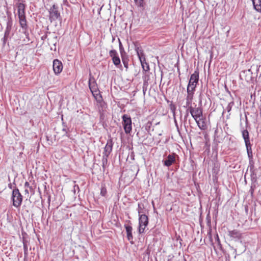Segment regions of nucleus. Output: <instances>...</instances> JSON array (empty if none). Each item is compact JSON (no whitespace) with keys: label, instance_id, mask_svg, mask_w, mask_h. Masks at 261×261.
Wrapping results in <instances>:
<instances>
[{"label":"nucleus","instance_id":"nucleus-1","mask_svg":"<svg viewBox=\"0 0 261 261\" xmlns=\"http://www.w3.org/2000/svg\"><path fill=\"white\" fill-rule=\"evenodd\" d=\"M189 112L195 120H197V119L202 117L203 116L202 109L200 107L193 108L190 106L186 110V116H188Z\"/></svg>","mask_w":261,"mask_h":261},{"label":"nucleus","instance_id":"nucleus-2","mask_svg":"<svg viewBox=\"0 0 261 261\" xmlns=\"http://www.w3.org/2000/svg\"><path fill=\"white\" fill-rule=\"evenodd\" d=\"M198 79L199 73L198 71H195L194 73L191 75L187 91H190L194 92L198 82Z\"/></svg>","mask_w":261,"mask_h":261},{"label":"nucleus","instance_id":"nucleus-3","mask_svg":"<svg viewBox=\"0 0 261 261\" xmlns=\"http://www.w3.org/2000/svg\"><path fill=\"white\" fill-rule=\"evenodd\" d=\"M13 25L12 19L11 17H8L7 21V26L4 33V37L2 39L3 46H5L9 40L10 38V32L12 29Z\"/></svg>","mask_w":261,"mask_h":261},{"label":"nucleus","instance_id":"nucleus-4","mask_svg":"<svg viewBox=\"0 0 261 261\" xmlns=\"http://www.w3.org/2000/svg\"><path fill=\"white\" fill-rule=\"evenodd\" d=\"M12 199L13 205L17 208L20 207L22 201V196L18 189L13 190Z\"/></svg>","mask_w":261,"mask_h":261},{"label":"nucleus","instance_id":"nucleus-5","mask_svg":"<svg viewBox=\"0 0 261 261\" xmlns=\"http://www.w3.org/2000/svg\"><path fill=\"white\" fill-rule=\"evenodd\" d=\"M122 125L126 134H129L132 129V122L131 118L127 114L122 116Z\"/></svg>","mask_w":261,"mask_h":261},{"label":"nucleus","instance_id":"nucleus-6","mask_svg":"<svg viewBox=\"0 0 261 261\" xmlns=\"http://www.w3.org/2000/svg\"><path fill=\"white\" fill-rule=\"evenodd\" d=\"M149 223L148 217L145 214L139 215V233L140 234L144 232L146 227Z\"/></svg>","mask_w":261,"mask_h":261},{"label":"nucleus","instance_id":"nucleus-7","mask_svg":"<svg viewBox=\"0 0 261 261\" xmlns=\"http://www.w3.org/2000/svg\"><path fill=\"white\" fill-rule=\"evenodd\" d=\"M19 23L20 27L22 28L23 30V33L25 35L26 38L29 40V33L28 32V22L26 19V16H21L19 17Z\"/></svg>","mask_w":261,"mask_h":261},{"label":"nucleus","instance_id":"nucleus-8","mask_svg":"<svg viewBox=\"0 0 261 261\" xmlns=\"http://www.w3.org/2000/svg\"><path fill=\"white\" fill-rule=\"evenodd\" d=\"M109 55L112 58V60L114 64L122 70V65L121 64L120 59L118 55L117 51L115 49H112L110 51Z\"/></svg>","mask_w":261,"mask_h":261},{"label":"nucleus","instance_id":"nucleus-9","mask_svg":"<svg viewBox=\"0 0 261 261\" xmlns=\"http://www.w3.org/2000/svg\"><path fill=\"white\" fill-rule=\"evenodd\" d=\"M58 7L54 5L49 11V19L51 21L56 20L60 17V14L58 11Z\"/></svg>","mask_w":261,"mask_h":261},{"label":"nucleus","instance_id":"nucleus-10","mask_svg":"<svg viewBox=\"0 0 261 261\" xmlns=\"http://www.w3.org/2000/svg\"><path fill=\"white\" fill-rule=\"evenodd\" d=\"M53 70L56 74L60 73L63 69V65L62 62L58 59H55L53 61Z\"/></svg>","mask_w":261,"mask_h":261},{"label":"nucleus","instance_id":"nucleus-11","mask_svg":"<svg viewBox=\"0 0 261 261\" xmlns=\"http://www.w3.org/2000/svg\"><path fill=\"white\" fill-rule=\"evenodd\" d=\"M88 85L91 93L99 90L98 89L97 85L95 79L91 75V74L89 75Z\"/></svg>","mask_w":261,"mask_h":261},{"label":"nucleus","instance_id":"nucleus-12","mask_svg":"<svg viewBox=\"0 0 261 261\" xmlns=\"http://www.w3.org/2000/svg\"><path fill=\"white\" fill-rule=\"evenodd\" d=\"M17 8V14L18 16H25V5L23 3H17L16 4Z\"/></svg>","mask_w":261,"mask_h":261},{"label":"nucleus","instance_id":"nucleus-13","mask_svg":"<svg viewBox=\"0 0 261 261\" xmlns=\"http://www.w3.org/2000/svg\"><path fill=\"white\" fill-rule=\"evenodd\" d=\"M194 92L190 91H187V95L186 96V105L184 106L185 108H189L191 106L193 98Z\"/></svg>","mask_w":261,"mask_h":261},{"label":"nucleus","instance_id":"nucleus-14","mask_svg":"<svg viewBox=\"0 0 261 261\" xmlns=\"http://www.w3.org/2000/svg\"><path fill=\"white\" fill-rule=\"evenodd\" d=\"M124 227L126 229L127 240L131 244H133V236L132 234L133 227L129 225H125Z\"/></svg>","mask_w":261,"mask_h":261},{"label":"nucleus","instance_id":"nucleus-15","mask_svg":"<svg viewBox=\"0 0 261 261\" xmlns=\"http://www.w3.org/2000/svg\"><path fill=\"white\" fill-rule=\"evenodd\" d=\"M240 76L242 79H243L244 77L245 81H246L247 82H249L252 80V73L250 69L245 70L242 72Z\"/></svg>","mask_w":261,"mask_h":261},{"label":"nucleus","instance_id":"nucleus-16","mask_svg":"<svg viewBox=\"0 0 261 261\" xmlns=\"http://www.w3.org/2000/svg\"><path fill=\"white\" fill-rule=\"evenodd\" d=\"M242 136L244 140L246 147H250L251 144L250 142L249 133L247 129H243L242 130Z\"/></svg>","mask_w":261,"mask_h":261},{"label":"nucleus","instance_id":"nucleus-17","mask_svg":"<svg viewBox=\"0 0 261 261\" xmlns=\"http://www.w3.org/2000/svg\"><path fill=\"white\" fill-rule=\"evenodd\" d=\"M195 121L200 129L205 130L207 129V126L204 119L200 118L195 120Z\"/></svg>","mask_w":261,"mask_h":261},{"label":"nucleus","instance_id":"nucleus-18","mask_svg":"<svg viewBox=\"0 0 261 261\" xmlns=\"http://www.w3.org/2000/svg\"><path fill=\"white\" fill-rule=\"evenodd\" d=\"M174 154H169L164 162V165L169 167L175 162Z\"/></svg>","mask_w":261,"mask_h":261},{"label":"nucleus","instance_id":"nucleus-19","mask_svg":"<svg viewBox=\"0 0 261 261\" xmlns=\"http://www.w3.org/2000/svg\"><path fill=\"white\" fill-rule=\"evenodd\" d=\"M135 50L137 52V54L138 56L140 61H144V59L145 58V55L143 53V51L141 47L135 45Z\"/></svg>","mask_w":261,"mask_h":261},{"label":"nucleus","instance_id":"nucleus-20","mask_svg":"<svg viewBox=\"0 0 261 261\" xmlns=\"http://www.w3.org/2000/svg\"><path fill=\"white\" fill-rule=\"evenodd\" d=\"M143 91L144 93H145V91L147 89V87L148 85V81L149 80V73H147L146 72L144 76H143Z\"/></svg>","mask_w":261,"mask_h":261},{"label":"nucleus","instance_id":"nucleus-21","mask_svg":"<svg viewBox=\"0 0 261 261\" xmlns=\"http://www.w3.org/2000/svg\"><path fill=\"white\" fill-rule=\"evenodd\" d=\"M228 236L233 239H240L241 237V233L237 230H233L228 231Z\"/></svg>","mask_w":261,"mask_h":261},{"label":"nucleus","instance_id":"nucleus-22","mask_svg":"<svg viewBox=\"0 0 261 261\" xmlns=\"http://www.w3.org/2000/svg\"><path fill=\"white\" fill-rule=\"evenodd\" d=\"M92 94L97 102H100L101 101H102V98L100 94V92L99 90L96 91L95 92H93L92 93Z\"/></svg>","mask_w":261,"mask_h":261},{"label":"nucleus","instance_id":"nucleus-23","mask_svg":"<svg viewBox=\"0 0 261 261\" xmlns=\"http://www.w3.org/2000/svg\"><path fill=\"white\" fill-rule=\"evenodd\" d=\"M122 59V63L124 65V67L126 69V71H127V69L128 68V61L129 59L127 56V55H125L123 56H121Z\"/></svg>","mask_w":261,"mask_h":261},{"label":"nucleus","instance_id":"nucleus-24","mask_svg":"<svg viewBox=\"0 0 261 261\" xmlns=\"http://www.w3.org/2000/svg\"><path fill=\"white\" fill-rule=\"evenodd\" d=\"M256 2L255 0L252 1L253 6L254 9L257 11L258 12L261 11V0H256Z\"/></svg>","mask_w":261,"mask_h":261},{"label":"nucleus","instance_id":"nucleus-25","mask_svg":"<svg viewBox=\"0 0 261 261\" xmlns=\"http://www.w3.org/2000/svg\"><path fill=\"white\" fill-rule=\"evenodd\" d=\"M141 66L143 70L145 71H148L149 70V66L148 64L146 62L145 58L144 59V61H140Z\"/></svg>","mask_w":261,"mask_h":261},{"label":"nucleus","instance_id":"nucleus-26","mask_svg":"<svg viewBox=\"0 0 261 261\" xmlns=\"http://www.w3.org/2000/svg\"><path fill=\"white\" fill-rule=\"evenodd\" d=\"M135 4L140 8H144V0H134Z\"/></svg>","mask_w":261,"mask_h":261},{"label":"nucleus","instance_id":"nucleus-27","mask_svg":"<svg viewBox=\"0 0 261 261\" xmlns=\"http://www.w3.org/2000/svg\"><path fill=\"white\" fill-rule=\"evenodd\" d=\"M119 50L121 54V56L127 55L126 53L125 52L124 49L123 47V45L120 41V40L119 39Z\"/></svg>","mask_w":261,"mask_h":261},{"label":"nucleus","instance_id":"nucleus-28","mask_svg":"<svg viewBox=\"0 0 261 261\" xmlns=\"http://www.w3.org/2000/svg\"><path fill=\"white\" fill-rule=\"evenodd\" d=\"M62 130L64 135H67L69 131L68 127L66 125H65L64 122H63V127Z\"/></svg>","mask_w":261,"mask_h":261},{"label":"nucleus","instance_id":"nucleus-29","mask_svg":"<svg viewBox=\"0 0 261 261\" xmlns=\"http://www.w3.org/2000/svg\"><path fill=\"white\" fill-rule=\"evenodd\" d=\"M24 187L25 188H29V190H30V192L33 194L34 193V190L32 186H30V184L29 183V182L26 181L24 183Z\"/></svg>","mask_w":261,"mask_h":261},{"label":"nucleus","instance_id":"nucleus-30","mask_svg":"<svg viewBox=\"0 0 261 261\" xmlns=\"http://www.w3.org/2000/svg\"><path fill=\"white\" fill-rule=\"evenodd\" d=\"M143 209H144L143 205L139 203L138 204V210L139 215L143 214Z\"/></svg>","mask_w":261,"mask_h":261},{"label":"nucleus","instance_id":"nucleus-31","mask_svg":"<svg viewBox=\"0 0 261 261\" xmlns=\"http://www.w3.org/2000/svg\"><path fill=\"white\" fill-rule=\"evenodd\" d=\"M107 193V190L105 187H102L100 190V194L102 196H106Z\"/></svg>","mask_w":261,"mask_h":261},{"label":"nucleus","instance_id":"nucleus-32","mask_svg":"<svg viewBox=\"0 0 261 261\" xmlns=\"http://www.w3.org/2000/svg\"><path fill=\"white\" fill-rule=\"evenodd\" d=\"M170 109L172 113L173 114V116H174L176 109V106L174 104L171 103L170 105Z\"/></svg>","mask_w":261,"mask_h":261},{"label":"nucleus","instance_id":"nucleus-33","mask_svg":"<svg viewBox=\"0 0 261 261\" xmlns=\"http://www.w3.org/2000/svg\"><path fill=\"white\" fill-rule=\"evenodd\" d=\"M233 104H234V102L233 101L230 102L228 103V105H227V106L226 108V110L228 112H229L231 111V108H232V106H233Z\"/></svg>","mask_w":261,"mask_h":261},{"label":"nucleus","instance_id":"nucleus-34","mask_svg":"<svg viewBox=\"0 0 261 261\" xmlns=\"http://www.w3.org/2000/svg\"><path fill=\"white\" fill-rule=\"evenodd\" d=\"M112 148H105V153L107 156H108L112 151Z\"/></svg>","mask_w":261,"mask_h":261},{"label":"nucleus","instance_id":"nucleus-35","mask_svg":"<svg viewBox=\"0 0 261 261\" xmlns=\"http://www.w3.org/2000/svg\"><path fill=\"white\" fill-rule=\"evenodd\" d=\"M107 163V158H103L102 159V167L103 168H105L106 164Z\"/></svg>","mask_w":261,"mask_h":261},{"label":"nucleus","instance_id":"nucleus-36","mask_svg":"<svg viewBox=\"0 0 261 261\" xmlns=\"http://www.w3.org/2000/svg\"><path fill=\"white\" fill-rule=\"evenodd\" d=\"M29 189V188H25V189L24 190V194L28 195V196H29V192H30Z\"/></svg>","mask_w":261,"mask_h":261},{"label":"nucleus","instance_id":"nucleus-37","mask_svg":"<svg viewBox=\"0 0 261 261\" xmlns=\"http://www.w3.org/2000/svg\"><path fill=\"white\" fill-rule=\"evenodd\" d=\"M54 39L55 40V41H56V40L57 39V36H54ZM53 43L54 45H55V44L56 43V41H53Z\"/></svg>","mask_w":261,"mask_h":261},{"label":"nucleus","instance_id":"nucleus-38","mask_svg":"<svg viewBox=\"0 0 261 261\" xmlns=\"http://www.w3.org/2000/svg\"><path fill=\"white\" fill-rule=\"evenodd\" d=\"M246 148H247V152L248 153V155H249V151H250V150L251 151V148L247 147Z\"/></svg>","mask_w":261,"mask_h":261},{"label":"nucleus","instance_id":"nucleus-39","mask_svg":"<svg viewBox=\"0 0 261 261\" xmlns=\"http://www.w3.org/2000/svg\"><path fill=\"white\" fill-rule=\"evenodd\" d=\"M174 122H175V125L177 127V128L178 129V127L177 123L176 120L175 118H174Z\"/></svg>","mask_w":261,"mask_h":261},{"label":"nucleus","instance_id":"nucleus-40","mask_svg":"<svg viewBox=\"0 0 261 261\" xmlns=\"http://www.w3.org/2000/svg\"><path fill=\"white\" fill-rule=\"evenodd\" d=\"M174 122H175V125L177 127V128L178 129V127L177 123L176 120L175 118H174Z\"/></svg>","mask_w":261,"mask_h":261},{"label":"nucleus","instance_id":"nucleus-41","mask_svg":"<svg viewBox=\"0 0 261 261\" xmlns=\"http://www.w3.org/2000/svg\"><path fill=\"white\" fill-rule=\"evenodd\" d=\"M246 124H247V123H248V120H247V118L246 117Z\"/></svg>","mask_w":261,"mask_h":261},{"label":"nucleus","instance_id":"nucleus-42","mask_svg":"<svg viewBox=\"0 0 261 261\" xmlns=\"http://www.w3.org/2000/svg\"><path fill=\"white\" fill-rule=\"evenodd\" d=\"M108 147V144L105 146V147Z\"/></svg>","mask_w":261,"mask_h":261},{"label":"nucleus","instance_id":"nucleus-43","mask_svg":"<svg viewBox=\"0 0 261 261\" xmlns=\"http://www.w3.org/2000/svg\"><path fill=\"white\" fill-rule=\"evenodd\" d=\"M253 190L252 191L251 194H253Z\"/></svg>","mask_w":261,"mask_h":261},{"label":"nucleus","instance_id":"nucleus-44","mask_svg":"<svg viewBox=\"0 0 261 261\" xmlns=\"http://www.w3.org/2000/svg\"><path fill=\"white\" fill-rule=\"evenodd\" d=\"M18 2L22 1V0H18Z\"/></svg>","mask_w":261,"mask_h":261},{"label":"nucleus","instance_id":"nucleus-45","mask_svg":"<svg viewBox=\"0 0 261 261\" xmlns=\"http://www.w3.org/2000/svg\"><path fill=\"white\" fill-rule=\"evenodd\" d=\"M250 153H252V152H250V151H249V154H250Z\"/></svg>","mask_w":261,"mask_h":261},{"label":"nucleus","instance_id":"nucleus-46","mask_svg":"<svg viewBox=\"0 0 261 261\" xmlns=\"http://www.w3.org/2000/svg\"><path fill=\"white\" fill-rule=\"evenodd\" d=\"M250 153H252V152H250V151H249V154H250Z\"/></svg>","mask_w":261,"mask_h":261},{"label":"nucleus","instance_id":"nucleus-47","mask_svg":"<svg viewBox=\"0 0 261 261\" xmlns=\"http://www.w3.org/2000/svg\"><path fill=\"white\" fill-rule=\"evenodd\" d=\"M252 1H254V0H252Z\"/></svg>","mask_w":261,"mask_h":261}]
</instances>
